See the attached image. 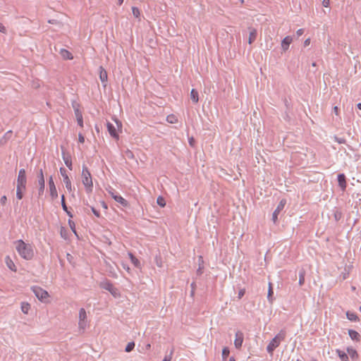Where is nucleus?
<instances>
[{
    "label": "nucleus",
    "instance_id": "obj_1",
    "mask_svg": "<svg viewBox=\"0 0 361 361\" xmlns=\"http://www.w3.org/2000/svg\"><path fill=\"white\" fill-rule=\"evenodd\" d=\"M16 249L20 256L26 260H30L34 255L32 245L26 244L23 240L15 241Z\"/></svg>",
    "mask_w": 361,
    "mask_h": 361
},
{
    "label": "nucleus",
    "instance_id": "obj_2",
    "mask_svg": "<svg viewBox=\"0 0 361 361\" xmlns=\"http://www.w3.org/2000/svg\"><path fill=\"white\" fill-rule=\"evenodd\" d=\"M27 176L26 171L24 169H20L17 178L16 185V197L18 200H22L23 197L24 191L26 190Z\"/></svg>",
    "mask_w": 361,
    "mask_h": 361
},
{
    "label": "nucleus",
    "instance_id": "obj_3",
    "mask_svg": "<svg viewBox=\"0 0 361 361\" xmlns=\"http://www.w3.org/2000/svg\"><path fill=\"white\" fill-rule=\"evenodd\" d=\"M81 177L82 183L85 188L86 192L87 193L91 192L93 188L92 176L87 167L85 165L82 166Z\"/></svg>",
    "mask_w": 361,
    "mask_h": 361
},
{
    "label": "nucleus",
    "instance_id": "obj_4",
    "mask_svg": "<svg viewBox=\"0 0 361 361\" xmlns=\"http://www.w3.org/2000/svg\"><path fill=\"white\" fill-rule=\"evenodd\" d=\"M286 331L281 330L280 332L272 338L270 343L267 347V350L269 353L271 354L273 351L280 345L281 342L283 341L286 338Z\"/></svg>",
    "mask_w": 361,
    "mask_h": 361
},
{
    "label": "nucleus",
    "instance_id": "obj_5",
    "mask_svg": "<svg viewBox=\"0 0 361 361\" xmlns=\"http://www.w3.org/2000/svg\"><path fill=\"white\" fill-rule=\"evenodd\" d=\"M99 286L102 288L109 291L114 297L118 295V289L114 288L112 283L109 280L102 281Z\"/></svg>",
    "mask_w": 361,
    "mask_h": 361
},
{
    "label": "nucleus",
    "instance_id": "obj_6",
    "mask_svg": "<svg viewBox=\"0 0 361 361\" xmlns=\"http://www.w3.org/2000/svg\"><path fill=\"white\" fill-rule=\"evenodd\" d=\"M32 290L35 296L41 301H44L49 296L48 292L40 287L34 286Z\"/></svg>",
    "mask_w": 361,
    "mask_h": 361
},
{
    "label": "nucleus",
    "instance_id": "obj_7",
    "mask_svg": "<svg viewBox=\"0 0 361 361\" xmlns=\"http://www.w3.org/2000/svg\"><path fill=\"white\" fill-rule=\"evenodd\" d=\"M38 178V184H39V189H38V197H39L41 195H43L45 188V182H44V177L43 174L42 169H39L37 175Z\"/></svg>",
    "mask_w": 361,
    "mask_h": 361
},
{
    "label": "nucleus",
    "instance_id": "obj_8",
    "mask_svg": "<svg viewBox=\"0 0 361 361\" xmlns=\"http://www.w3.org/2000/svg\"><path fill=\"white\" fill-rule=\"evenodd\" d=\"M73 108L74 109L75 116L77 119L78 124L82 128L83 127V120H82V114L81 111L80 110V105L76 103L73 102L72 104Z\"/></svg>",
    "mask_w": 361,
    "mask_h": 361
},
{
    "label": "nucleus",
    "instance_id": "obj_9",
    "mask_svg": "<svg viewBox=\"0 0 361 361\" xmlns=\"http://www.w3.org/2000/svg\"><path fill=\"white\" fill-rule=\"evenodd\" d=\"M60 173H61V176H63V182H64V183L66 185V189L68 190V191L69 192H73L74 188H73V187H72L71 181L70 180L68 176L66 173V169L64 168H63V167H61L60 168Z\"/></svg>",
    "mask_w": 361,
    "mask_h": 361
},
{
    "label": "nucleus",
    "instance_id": "obj_10",
    "mask_svg": "<svg viewBox=\"0 0 361 361\" xmlns=\"http://www.w3.org/2000/svg\"><path fill=\"white\" fill-rule=\"evenodd\" d=\"M286 204V200L285 199H283L280 201L279 204L277 205V207L274 211L272 214V221L274 224L277 222L278 220V215L280 214V212L283 209L285 205Z\"/></svg>",
    "mask_w": 361,
    "mask_h": 361
},
{
    "label": "nucleus",
    "instance_id": "obj_11",
    "mask_svg": "<svg viewBox=\"0 0 361 361\" xmlns=\"http://www.w3.org/2000/svg\"><path fill=\"white\" fill-rule=\"evenodd\" d=\"M86 319H87V314H86L85 310L84 308H80L79 310V322H78L80 329H82L83 330L85 329V327L87 326Z\"/></svg>",
    "mask_w": 361,
    "mask_h": 361
},
{
    "label": "nucleus",
    "instance_id": "obj_12",
    "mask_svg": "<svg viewBox=\"0 0 361 361\" xmlns=\"http://www.w3.org/2000/svg\"><path fill=\"white\" fill-rule=\"evenodd\" d=\"M243 339H244L243 333L240 331H237L235 333V338L234 340V345L237 349H240L241 348L243 342Z\"/></svg>",
    "mask_w": 361,
    "mask_h": 361
},
{
    "label": "nucleus",
    "instance_id": "obj_13",
    "mask_svg": "<svg viewBox=\"0 0 361 361\" xmlns=\"http://www.w3.org/2000/svg\"><path fill=\"white\" fill-rule=\"evenodd\" d=\"M49 190H50V195L51 198L56 199L58 197L57 190L54 184V182L53 180L52 176L49 177Z\"/></svg>",
    "mask_w": 361,
    "mask_h": 361
},
{
    "label": "nucleus",
    "instance_id": "obj_14",
    "mask_svg": "<svg viewBox=\"0 0 361 361\" xmlns=\"http://www.w3.org/2000/svg\"><path fill=\"white\" fill-rule=\"evenodd\" d=\"M106 127L110 135L115 139H118V134L114 125L110 122H107Z\"/></svg>",
    "mask_w": 361,
    "mask_h": 361
},
{
    "label": "nucleus",
    "instance_id": "obj_15",
    "mask_svg": "<svg viewBox=\"0 0 361 361\" xmlns=\"http://www.w3.org/2000/svg\"><path fill=\"white\" fill-rule=\"evenodd\" d=\"M99 78L103 84V86L106 87V82L108 80V75H107V72L102 66L99 67Z\"/></svg>",
    "mask_w": 361,
    "mask_h": 361
},
{
    "label": "nucleus",
    "instance_id": "obj_16",
    "mask_svg": "<svg viewBox=\"0 0 361 361\" xmlns=\"http://www.w3.org/2000/svg\"><path fill=\"white\" fill-rule=\"evenodd\" d=\"M293 41V38L290 36H286L284 37L281 42V48L283 51H286L288 49L290 44Z\"/></svg>",
    "mask_w": 361,
    "mask_h": 361
},
{
    "label": "nucleus",
    "instance_id": "obj_17",
    "mask_svg": "<svg viewBox=\"0 0 361 361\" xmlns=\"http://www.w3.org/2000/svg\"><path fill=\"white\" fill-rule=\"evenodd\" d=\"M338 185L343 191L346 188V178L343 173H339L337 177Z\"/></svg>",
    "mask_w": 361,
    "mask_h": 361
},
{
    "label": "nucleus",
    "instance_id": "obj_18",
    "mask_svg": "<svg viewBox=\"0 0 361 361\" xmlns=\"http://www.w3.org/2000/svg\"><path fill=\"white\" fill-rule=\"evenodd\" d=\"M62 158L64 161V163L66 165V166L70 169V170H72L73 169V166H72V160H71V157L70 155H68V154H66L65 152H62Z\"/></svg>",
    "mask_w": 361,
    "mask_h": 361
},
{
    "label": "nucleus",
    "instance_id": "obj_19",
    "mask_svg": "<svg viewBox=\"0 0 361 361\" xmlns=\"http://www.w3.org/2000/svg\"><path fill=\"white\" fill-rule=\"evenodd\" d=\"M113 199L115 201H116L117 202L120 203L123 207H128V201L126 200H125L123 197H121L119 195L113 196Z\"/></svg>",
    "mask_w": 361,
    "mask_h": 361
},
{
    "label": "nucleus",
    "instance_id": "obj_20",
    "mask_svg": "<svg viewBox=\"0 0 361 361\" xmlns=\"http://www.w3.org/2000/svg\"><path fill=\"white\" fill-rule=\"evenodd\" d=\"M61 206H62L63 210L64 212H66V213L67 214V215H68L69 217L72 218V217H73V214H72V213H71V212L68 210V205H66V202H65V197H64V195H63L61 196Z\"/></svg>",
    "mask_w": 361,
    "mask_h": 361
},
{
    "label": "nucleus",
    "instance_id": "obj_21",
    "mask_svg": "<svg viewBox=\"0 0 361 361\" xmlns=\"http://www.w3.org/2000/svg\"><path fill=\"white\" fill-rule=\"evenodd\" d=\"M60 54H61V56L63 57V59H73L72 54L65 49H61L60 51Z\"/></svg>",
    "mask_w": 361,
    "mask_h": 361
},
{
    "label": "nucleus",
    "instance_id": "obj_22",
    "mask_svg": "<svg viewBox=\"0 0 361 361\" xmlns=\"http://www.w3.org/2000/svg\"><path fill=\"white\" fill-rule=\"evenodd\" d=\"M5 262L9 269L11 271H16V265L8 256L5 258Z\"/></svg>",
    "mask_w": 361,
    "mask_h": 361
},
{
    "label": "nucleus",
    "instance_id": "obj_23",
    "mask_svg": "<svg viewBox=\"0 0 361 361\" xmlns=\"http://www.w3.org/2000/svg\"><path fill=\"white\" fill-rule=\"evenodd\" d=\"M348 335H349V336L350 337V338L352 340L359 341V339H360V334H359V333L357 332L355 330L350 329L348 331Z\"/></svg>",
    "mask_w": 361,
    "mask_h": 361
},
{
    "label": "nucleus",
    "instance_id": "obj_24",
    "mask_svg": "<svg viewBox=\"0 0 361 361\" xmlns=\"http://www.w3.org/2000/svg\"><path fill=\"white\" fill-rule=\"evenodd\" d=\"M257 37V30L255 29H251L249 35L248 43L251 44Z\"/></svg>",
    "mask_w": 361,
    "mask_h": 361
},
{
    "label": "nucleus",
    "instance_id": "obj_25",
    "mask_svg": "<svg viewBox=\"0 0 361 361\" xmlns=\"http://www.w3.org/2000/svg\"><path fill=\"white\" fill-rule=\"evenodd\" d=\"M190 98L194 103H197L199 101L198 92L196 90L192 89L190 92Z\"/></svg>",
    "mask_w": 361,
    "mask_h": 361
},
{
    "label": "nucleus",
    "instance_id": "obj_26",
    "mask_svg": "<svg viewBox=\"0 0 361 361\" xmlns=\"http://www.w3.org/2000/svg\"><path fill=\"white\" fill-rule=\"evenodd\" d=\"M336 353L341 361H348V356L345 352L337 349Z\"/></svg>",
    "mask_w": 361,
    "mask_h": 361
},
{
    "label": "nucleus",
    "instance_id": "obj_27",
    "mask_svg": "<svg viewBox=\"0 0 361 361\" xmlns=\"http://www.w3.org/2000/svg\"><path fill=\"white\" fill-rule=\"evenodd\" d=\"M347 352L353 360L357 358L358 354L354 348L348 347L347 348Z\"/></svg>",
    "mask_w": 361,
    "mask_h": 361
},
{
    "label": "nucleus",
    "instance_id": "obj_28",
    "mask_svg": "<svg viewBox=\"0 0 361 361\" xmlns=\"http://www.w3.org/2000/svg\"><path fill=\"white\" fill-rule=\"evenodd\" d=\"M346 317H347L348 319H349L350 321H352V322H355V321L358 320L357 315L354 312H347Z\"/></svg>",
    "mask_w": 361,
    "mask_h": 361
},
{
    "label": "nucleus",
    "instance_id": "obj_29",
    "mask_svg": "<svg viewBox=\"0 0 361 361\" xmlns=\"http://www.w3.org/2000/svg\"><path fill=\"white\" fill-rule=\"evenodd\" d=\"M128 255L130 257L131 262L135 265V267H140V261L132 253L130 252Z\"/></svg>",
    "mask_w": 361,
    "mask_h": 361
},
{
    "label": "nucleus",
    "instance_id": "obj_30",
    "mask_svg": "<svg viewBox=\"0 0 361 361\" xmlns=\"http://www.w3.org/2000/svg\"><path fill=\"white\" fill-rule=\"evenodd\" d=\"M273 294H274V291H273V288H272V286H271V283H269V290H268V294H267V299L270 302H273Z\"/></svg>",
    "mask_w": 361,
    "mask_h": 361
},
{
    "label": "nucleus",
    "instance_id": "obj_31",
    "mask_svg": "<svg viewBox=\"0 0 361 361\" xmlns=\"http://www.w3.org/2000/svg\"><path fill=\"white\" fill-rule=\"evenodd\" d=\"M30 309V305L28 303L23 302L21 304V310L23 313L27 314Z\"/></svg>",
    "mask_w": 361,
    "mask_h": 361
},
{
    "label": "nucleus",
    "instance_id": "obj_32",
    "mask_svg": "<svg viewBox=\"0 0 361 361\" xmlns=\"http://www.w3.org/2000/svg\"><path fill=\"white\" fill-rule=\"evenodd\" d=\"M230 350L228 348L225 347L222 350V359L224 361L229 356Z\"/></svg>",
    "mask_w": 361,
    "mask_h": 361
},
{
    "label": "nucleus",
    "instance_id": "obj_33",
    "mask_svg": "<svg viewBox=\"0 0 361 361\" xmlns=\"http://www.w3.org/2000/svg\"><path fill=\"white\" fill-rule=\"evenodd\" d=\"M157 203L161 207H164L165 205H166V201H165V199L161 197V196H159L157 199Z\"/></svg>",
    "mask_w": 361,
    "mask_h": 361
},
{
    "label": "nucleus",
    "instance_id": "obj_34",
    "mask_svg": "<svg viewBox=\"0 0 361 361\" xmlns=\"http://www.w3.org/2000/svg\"><path fill=\"white\" fill-rule=\"evenodd\" d=\"M134 348H135V343L129 342L125 348V351L127 353H130L134 349Z\"/></svg>",
    "mask_w": 361,
    "mask_h": 361
},
{
    "label": "nucleus",
    "instance_id": "obj_35",
    "mask_svg": "<svg viewBox=\"0 0 361 361\" xmlns=\"http://www.w3.org/2000/svg\"><path fill=\"white\" fill-rule=\"evenodd\" d=\"M132 12H133V16L135 17V18H139L140 15V10L137 7H132Z\"/></svg>",
    "mask_w": 361,
    "mask_h": 361
},
{
    "label": "nucleus",
    "instance_id": "obj_36",
    "mask_svg": "<svg viewBox=\"0 0 361 361\" xmlns=\"http://www.w3.org/2000/svg\"><path fill=\"white\" fill-rule=\"evenodd\" d=\"M305 283V275L304 273L300 271L299 273V284L300 286H302Z\"/></svg>",
    "mask_w": 361,
    "mask_h": 361
},
{
    "label": "nucleus",
    "instance_id": "obj_37",
    "mask_svg": "<svg viewBox=\"0 0 361 361\" xmlns=\"http://www.w3.org/2000/svg\"><path fill=\"white\" fill-rule=\"evenodd\" d=\"M173 353V349H171L169 355H166L162 361H171Z\"/></svg>",
    "mask_w": 361,
    "mask_h": 361
},
{
    "label": "nucleus",
    "instance_id": "obj_38",
    "mask_svg": "<svg viewBox=\"0 0 361 361\" xmlns=\"http://www.w3.org/2000/svg\"><path fill=\"white\" fill-rule=\"evenodd\" d=\"M341 216H342V214L341 212H336L334 213V219H335L336 221H338L341 219Z\"/></svg>",
    "mask_w": 361,
    "mask_h": 361
},
{
    "label": "nucleus",
    "instance_id": "obj_39",
    "mask_svg": "<svg viewBox=\"0 0 361 361\" xmlns=\"http://www.w3.org/2000/svg\"><path fill=\"white\" fill-rule=\"evenodd\" d=\"M91 210L92 212H93V214L97 216V217H99L100 216V213L98 210H97L94 207H91Z\"/></svg>",
    "mask_w": 361,
    "mask_h": 361
},
{
    "label": "nucleus",
    "instance_id": "obj_40",
    "mask_svg": "<svg viewBox=\"0 0 361 361\" xmlns=\"http://www.w3.org/2000/svg\"><path fill=\"white\" fill-rule=\"evenodd\" d=\"M167 121L170 123H174V116L173 115H169L167 116Z\"/></svg>",
    "mask_w": 361,
    "mask_h": 361
},
{
    "label": "nucleus",
    "instance_id": "obj_41",
    "mask_svg": "<svg viewBox=\"0 0 361 361\" xmlns=\"http://www.w3.org/2000/svg\"><path fill=\"white\" fill-rule=\"evenodd\" d=\"M78 141L80 143H83L85 142V137L81 133H79L78 135Z\"/></svg>",
    "mask_w": 361,
    "mask_h": 361
},
{
    "label": "nucleus",
    "instance_id": "obj_42",
    "mask_svg": "<svg viewBox=\"0 0 361 361\" xmlns=\"http://www.w3.org/2000/svg\"><path fill=\"white\" fill-rule=\"evenodd\" d=\"M6 201H7V197L6 195H4L1 197V200H0V202L2 204H5L6 203Z\"/></svg>",
    "mask_w": 361,
    "mask_h": 361
},
{
    "label": "nucleus",
    "instance_id": "obj_43",
    "mask_svg": "<svg viewBox=\"0 0 361 361\" xmlns=\"http://www.w3.org/2000/svg\"><path fill=\"white\" fill-rule=\"evenodd\" d=\"M68 224H69L70 227L71 228V229L75 232V230H74V228H75V224H74V222L69 219L68 220Z\"/></svg>",
    "mask_w": 361,
    "mask_h": 361
},
{
    "label": "nucleus",
    "instance_id": "obj_44",
    "mask_svg": "<svg viewBox=\"0 0 361 361\" xmlns=\"http://www.w3.org/2000/svg\"><path fill=\"white\" fill-rule=\"evenodd\" d=\"M6 31V29L5 26L1 23H0V32L2 33H5Z\"/></svg>",
    "mask_w": 361,
    "mask_h": 361
},
{
    "label": "nucleus",
    "instance_id": "obj_45",
    "mask_svg": "<svg viewBox=\"0 0 361 361\" xmlns=\"http://www.w3.org/2000/svg\"><path fill=\"white\" fill-rule=\"evenodd\" d=\"M330 4V1L329 0H323L322 1V5L324 6V7H328Z\"/></svg>",
    "mask_w": 361,
    "mask_h": 361
},
{
    "label": "nucleus",
    "instance_id": "obj_46",
    "mask_svg": "<svg viewBox=\"0 0 361 361\" xmlns=\"http://www.w3.org/2000/svg\"><path fill=\"white\" fill-rule=\"evenodd\" d=\"M304 33V30L303 29H299L297 30L296 32V34L298 37H300V35H302V34Z\"/></svg>",
    "mask_w": 361,
    "mask_h": 361
},
{
    "label": "nucleus",
    "instance_id": "obj_47",
    "mask_svg": "<svg viewBox=\"0 0 361 361\" xmlns=\"http://www.w3.org/2000/svg\"><path fill=\"white\" fill-rule=\"evenodd\" d=\"M126 155L128 158H133V152L129 150L126 152Z\"/></svg>",
    "mask_w": 361,
    "mask_h": 361
},
{
    "label": "nucleus",
    "instance_id": "obj_48",
    "mask_svg": "<svg viewBox=\"0 0 361 361\" xmlns=\"http://www.w3.org/2000/svg\"><path fill=\"white\" fill-rule=\"evenodd\" d=\"M310 39L308 38V39L305 40V42H304V47H307V46L310 45Z\"/></svg>",
    "mask_w": 361,
    "mask_h": 361
},
{
    "label": "nucleus",
    "instance_id": "obj_49",
    "mask_svg": "<svg viewBox=\"0 0 361 361\" xmlns=\"http://www.w3.org/2000/svg\"><path fill=\"white\" fill-rule=\"evenodd\" d=\"M245 294V290H240L238 293V298H241Z\"/></svg>",
    "mask_w": 361,
    "mask_h": 361
},
{
    "label": "nucleus",
    "instance_id": "obj_50",
    "mask_svg": "<svg viewBox=\"0 0 361 361\" xmlns=\"http://www.w3.org/2000/svg\"><path fill=\"white\" fill-rule=\"evenodd\" d=\"M115 122L117 125L118 128H121L122 127L121 122L119 121L118 119H115Z\"/></svg>",
    "mask_w": 361,
    "mask_h": 361
},
{
    "label": "nucleus",
    "instance_id": "obj_51",
    "mask_svg": "<svg viewBox=\"0 0 361 361\" xmlns=\"http://www.w3.org/2000/svg\"><path fill=\"white\" fill-rule=\"evenodd\" d=\"M190 287H191V290H195V289H196V283H195V282H192L190 284Z\"/></svg>",
    "mask_w": 361,
    "mask_h": 361
},
{
    "label": "nucleus",
    "instance_id": "obj_52",
    "mask_svg": "<svg viewBox=\"0 0 361 361\" xmlns=\"http://www.w3.org/2000/svg\"><path fill=\"white\" fill-rule=\"evenodd\" d=\"M11 133V130L8 131V132L4 135V136L3 139H5V140H6V139L8 138V135H9Z\"/></svg>",
    "mask_w": 361,
    "mask_h": 361
},
{
    "label": "nucleus",
    "instance_id": "obj_53",
    "mask_svg": "<svg viewBox=\"0 0 361 361\" xmlns=\"http://www.w3.org/2000/svg\"><path fill=\"white\" fill-rule=\"evenodd\" d=\"M197 275H201L202 274V268L199 267V269L197 270Z\"/></svg>",
    "mask_w": 361,
    "mask_h": 361
},
{
    "label": "nucleus",
    "instance_id": "obj_54",
    "mask_svg": "<svg viewBox=\"0 0 361 361\" xmlns=\"http://www.w3.org/2000/svg\"><path fill=\"white\" fill-rule=\"evenodd\" d=\"M336 140L338 143H344L345 142V140L344 139H338V138H336Z\"/></svg>",
    "mask_w": 361,
    "mask_h": 361
},
{
    "label": "nucleus",
    "instance_id": "obj_55",
    "mask_svg": "<svg viewBox=\"0 0 361 361\" xmlns=\"http://www.w3.org/2000/svg\"><path fill=\"white\" fill-rule=\"evenodd\" d=\"M195 290H190V297H191V298H193V297H194V295H195Z\"/></svg>",
    "mask_w": 361,
    "mask_h": 361
},
{
    "label": "nucleus",
    "instance_id": "obj_56",
    "mask_svg": "<svg viewBox=\"0 0 361 361\" xmlns=\"http://www.w3.org/2000/svg\"><path fill=\"white\" fill-rule=\"evenodd\" d=\"M193 142H194V140L193 138L192 137L191 139L189 140V143L190 145H193Z\"/></svg>",
    "mask_w": 361,
    "mask_h": 361
},
{
    "label": "nucleus",
    "instance_id": "obj_57",
    "mask_svg": "<svg viewBox=\"0 0 361 361\" xmlns=\"http://www.w3.org/2000/svg\"><path fill=\"white\" fill-rule=\"evenodd\" d=\"M334 112L337 114H338V107L337 106H334Z\"/></svg>",
    "mask_w": 361,
    "mask_h": 361
},
{
    "label": "nucleus",
    "instance_id": "obj_58",
    "mask_svg": "<svg viewBox=\"0 0 361 361\" xmlns=\"http://www.w3.org/2000/svg\"><path fill=\"white\" fill-rule=\"evenodd\" d=\"M357 109H359L360 110H361V103H358V104H357Z\"/></svg>",
    "mask_w": 361,
    "mask_h": 361
},
{
    "label": "nucleus",
    "instance_id": "obj_59",
    "mask_svg": "<svg viewBox=\"0 0 361 361\" xmlns=\"http://www.w3.org/2000/svg\"><path fill=\"white\" fill-rule=\"evenodd\" d=\"M229 361H235V358L233 357H231L229 358Z\"/></svg>",
    "mask_w": 361,
    "mask_h": 361
},
{
    "label": "nucleus",
    "instance_id": "obj_60",
    "mask_svg": "<svg viewBox=\"0 0 361 361\" xmlns=\"http://www.w3.org/2000/svg\"><path fill=\"white\" fill-rule=\"evenodd\" d=\"M118 4L119 5H121L123 2V0H118Z\"/></svg>",
    "mask_w": 361,
    "mask_h": 361
},
{
    "label": "nucleus",
    "instance_id": "obj_61",
    "mask_svg": "<svg viewBox=\"0 0 361 361\" xmlns=\"http://www.w3.org/2000/svg\"><path fill=\"white\" fill-rule=\"evenodd\" d=\"M109 193H111L112 197H113V196L117 195L116 194H114V192H112L111 191L109 192Z\"/></svg>",
    "mask_w": 361,
    "mask_h": 361
},
{
    "label": "nucleus",
    "instance_id": "obj_62",
    "mask_svg": "<svg viewBox=\"0 0 361 361\" xmlns=\"http://www.w3.org/2000/svg\"><path fill=\"white\" fill-rule=\"evenodd\" d=\"M150 347H151V345H150V344H147V349H149V348H150Z\"/></svg>",
    "mask_w": 361,
    "mask_h": 361
},
{
    "label": "nucleus",
    "instance_id": "obj_63",
    "mask_svg": "<svg viewBox=\"0 0 361 361\" xmlns=\"http://www.w3.org/2000/svg\"><path fill=\"white\" fill-rule=\"evenodd\" d=\"M54 21H55V20H49V23H54Z\"/></svg>",
    "mask_w": 361,
    "mask_h": 361
},
{
    "label": "nucleus",
    "instance_id": "obj_64",
    "mask_svg": "<svg viewBox=\"0 0 361 361\" xmlns=\"http://www.w3.org/2000/svg\"><path fill=\"white\" fill-rule=\"evenodd\" d=\"M312 66H316V63L315 62L312 63Z\"/></svg>",
    "mask_w": 361,
    "mask_h": 361
}]
</instances>
